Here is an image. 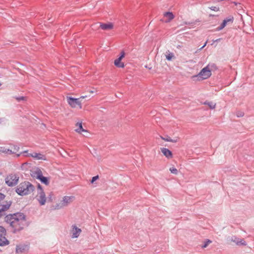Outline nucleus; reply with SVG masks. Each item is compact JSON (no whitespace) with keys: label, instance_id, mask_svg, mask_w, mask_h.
I'll return each mask as SVG.
<instances>
[{"label":"nucleus","instance_id":"nucleus-24","mask_svg":"<svg viewBox=\"0 0 254 254\" xmlns=\"http://www.w3.org/2000/svg\"><path fill=\"white\" fill-rule=\"evenodd\" d=\"M39 180H40V181L42 183L46 185H48L49 184V182L48 178L43 176Z\"/></svg>","mask_w":254,"mask_h":254},{"label":"nucleus","instance_id":"nucleus-26","mask_svg":"<svg viewBox=\"0 0 254 254\" xmlns=\"http://www.w3.org/2000/svg\"><path fill=\"white\" fill-rule=\"evenodd\" d=\"M170 172L174 174H178V170L175 167H171L170 168Z\"/></svg>","mask_w":254,"mask_h":254},{"label":"nucleus","instance_id":"nucleus-30","mask_svg":"<svg viewBox=\"0 0 254 254\" xmlns=\"http://www.w3.org/2000/svg\"><path fill=\"white\" fill-rule=\"evenodd\" d=\"M98 176H94L92 178L91 182L93 183L98 179Z\"/></svg>","mask_w":254,"mask_h":254},{"label":"nucleus","instance_id":"nucleus-27","mask_svg":"<svg viewBox=\"0 0 254 254\" xmlns=\"http://www.w3.org/2000/svg\"><path fill=\"white\" fill-rule=\"evenodd\" d=\"M210 8L212 10L215 11H218L219 10V7L218 6H212L211 7H210Z\"/></svg>","mask_w":254,"mask_h":254},{"label":"nucleus","instance_id":"nucleus-3","mask_svg":"<svg viewBox=\"0 0 254 254\" xmlns=\"http://www.w3.org/2000/svg\"><path fill=\"white\" fill-rule=\"evenodd\" d=\"M75 200V197L73 195L64 196L60 200L56 205L57 209H60L67 206Z\"/></svg>","mask_w":254,"mask_h":254},{"label":"nucleus","instance_id":"nucleus-17","mask_svg":"<svg viewBox=\"0 0 254 254\" xmlns=\"http://www.w3.org/2000/svg\"><path fill=\"white\" fill-rule=\"evenodd\" d=\"M231 241L235 243L237 245L246 246L247 245L246 242L243 239H239L236 237L232 238Z\"/></svg>","mask_w":254,"mask_h":254},{"label":"nucleus","instance_id":"nucleus-31","mask_svg":"<svg viewBox=\"0 0 254 254\" xmlns=\"http://www.w3.org/2000/svg\"><path fill=\"white\" fill-rule=\"evenodd\" d=\"M4 197L5 196L3 194L0 193V202L4 199Z\"/></svg>","mask_w":254,"mask_h":254},{"label":"nucleus","instance_id":"nucleus-35","mask_svg":"<svg viewBox=\"0 0 254 254\" xmlns=\"http://www.w3.org/2000/svg\"><path fill=\"white\" fill-rule=\"evenodd\" d=\"M206 44H207V42H206L205 43V44H203V46L200 48V49H202V48H203L206 45Z\"/></svg>","mask_w":254,"mask_h":254},{"label":"nucleus","instance_id":"nucleus-15","mask_svg":"<svg viewBox=\"0 0 254 254\" xmlns=\"http://www.w3.org/2000/svg\"><path fill=\"white\" fill-rule=\"evenodd\" d=\"M164 17L166 19L164 20H163V21H164L165 23H168L170 22L174 18V16L172 12H167L164 13Z\"/></svg>","mask_w":254,"mask_h":254},{"label":"nucleus","instance_id":"nucleus-7","mask_svg":"<svg viewBox=\"0 0 254 254\" xmlns=\"http://www.w3.org/2000/svg\"><path fill=\"white\" fill-rule=\"evenodd\" d=\"M19 180V177L16 174H10L5 178V183L10 187L16 185Z\"/></svg>","mask_w":254,"mask_h":254},{"label":"nucleus","instance_id":"nucleus-38","mask_svg":"<svg viewBox=\"0 0 254 254\" xmlns=\"http://www.w3.org/2000/svg\"><path fill=\"white\" fill-rule=\"evenodd\" d=\"M241 116H243V114L242 113L241 115H240Z\"/></svg>","mask_w":254,"mask_h":254},{"label":"nucleus","instance_id":"nucleus-8","mask_svg":"<svg viewBox=\"0 0 254 254\" xmlns=\"http://www.w3.org/2000/svg\"><path fill=\"white\" fill-rule=\"evenodd\" d=\"M6 231L5 229L0 226V246L7 245L8 241L5 238Z\"/></svg>","mask_w":254,"mask_h":254},{"label":"nucleus","instance_id":"nucleus-23","mask_svg":"<svg viewBox=\"0 0 254 254\" xmlns=\"http://www.w3.org/2000/svg\"><path fill=\"white\" fill-rule=\"evenodd\" d=\"M161 139H162L163 140H164L166 141L171 142H174V143L177 142L178 140L177 138H176L175 139H172L170 137H167V138H165L162 136H161Z\"/></svg>","mask_w":254,"mask_h":254},{"label":"nucleus","instance_id":"nucleus-6","mask_svg":"<svg viewBox=\"0 0 254 254\" xmlns=\"http://www.w3.org/2000/svg\"><path fill=\"white\" fill-rule=\"evenodd\" d=\"M36 198L40 205H43L45 204L47 198L45 192L40 185L38 187V193L36 195Z\"/></svg>","mask_w":254,"mask_h":254},{"label":"nucleus","instance_id":"nucleus-22","mask_svg":"<svg viewBox=\"0 0 254 254\" xmlns=\"http://www.w3.org/2000/svg\"><path fill=\"white\" fill-rule=\"evenodd\" d=\"M27 247L24 246H17L16 249V252L18 254H20L26 251Z\"/></svg>","mask_w":254,"mask_h":254},{"label":"nucleus","instance_id":"nucleus-21","mask_svg":"<svg viewBox=\"0 0 254 254\" xmlns=\"http://www.w3.org/2000/svg\"><path fill=\"white\" fill-rule=\"evenodd\" d=\"M165 57L166 59L168 61H171L175 58L174 54L173 53L170 52L169 51L166 52Z\"/></svg>","mask_w":254,"mask_h":254},{"label":"nucleus","instance_id":"nucleus-29","mask_svg":"<svg viewBox=\"0 0 254 254\" xmlns=\"http://www.w3.org/2000/svg\"><path fill=\"white\" fill-rule=\"evenodd\" d=\"M211 243V241H210V240H208V241H207L205 243V244H204L203 246H202V248H206V247L208 246V245L209 244Z\"/></svg>","mask_w":254,"mask_h":254},{"label":"nucleus","instance_id":"nucleus-34","mask_svg":"<svg viewBox=\"0 0 254 254\" xmlns=\"http://www.w3.org/2000/svg\"><path fill=\"white\" fill-rule=\"evenodd\" d=\"M23 99H24V97H21L20 98H17V100H18V101H19L20 100H23Z\"/></svg>","mask_w":254,"mask_h":254},{"label":"nucleus","instance_id":"nucleus-10","mask_svg":"<svg viewBox=\"0 0 254 254\" xmlns=\"http://www.w3.org/2000/svg\"><path fill=\"white\" fill-rule=\"evenodd\" d=\"M22 153L26 154L25 155V156L26 157H32L36 160H46V157L41 153H37L36 152H33V153H28L27 151H24Z\"/></svg>","mask_w":254,"mask_h":254},{"label":"nucleus","instance_id":"nucleus-2","mask_svg":"<svg viewBox=\"0 0 254 254\" xmlns=\"http://www.w3.org/2000/svg\"><path fill=\"white\" fill-rule=\"evenodd\" d=\"M34 187L29 182L20 183L17 187L16 191L20 195H27L34 190Z\"/></svg>","mask_w":254,"mask_h":254},{"label":"nucleus","instance_id":"nucleus-37","mask_svg":"<svg viewBox=\"0 0 254 254\" xmlns=\"http://www.w3.org/2000/svg\"><path fill=\"white\" fill-rule=\"evenodd\" d=\"M89 92L90 93H93L94 91H92V90H90V91H89Z\"/></svg>","mask_w":254,"mask_h":254},{"label":"nucleus","instance_id":"nucleus-36","mask_svg":"<svg viewBox=\"0 0 254 254\" xmlns=\"http://www.w3.org/2000/svg\"><path fill=\"white\" fill-rule=\"evenodd\" d=\"M206 44H207V42H206L205 43V44H203V46L200 48V49H202V48H203L206 45Z\"/></svg>","mask_w":254,"mask_h":254},{"label":"nucleus","instance_id":"nucleus-9","mask_svg":"<svg viewBox=\"0 0 254 254\" xmlns=\"http://www.w3.org/2000/svg\"><path fill=\"white\" fill-rule=\"evenodd\" d=\"M19 148V147L14 145H10L8 147H4L3 153L15 154L18 152Z\"/></svg>","mask_w":254,"mask_h":254},{"label":"nucleus","instance_id":"nucleus-39","mask_svg":"<svg viewBox=\"0 0 254 254\" xmlns=\"http://www.w3.org/2000/svg\"><path fill=\"white\" fill-rule=\"evenodd\" d=\"M1 83H0V86H1Z\"/></svg>","mask_w":254,"mask_h":254},{"label":"nucleus","instance_id":"nucleus-1","mask_svg":"<svg viewBox=\"0 0 254 254\" xmlns=\"http://www.w3.org/2000/svg\"><path fill=\"white\" fill-rule=\"evenodd\" d=\"M26 225L25 215L22 213H17L14 214L10 219V225L15 230H20L23 228Z\"/></svg>","mask_w":254,"mask_h":254},{"label":"nucleus","instance_id":"nucleus-14","mask_svg":"<svg viewBox=\"0 0 254 254\" xmlns=\"http://www.w3.org/2000/svg\"><path fill=\"white\" fill-rule=\"evenodd\" d=\"M75 131L80 134H81L82 132H86L87 131L86 129H84L82 127V122H77L75 124Z\"/></svg>","mask_w":254,"mask_h":254},{"label":"nucleus","instance_id":"nucleus-25","mask_svg":"<svg viewBox=\"0 0 254 254\" xmlns=\"http://www.w3.org/2000/svg\"><path fill=\"white\" fill-rule=\"evenodd\" d=\"M227 23L226 21L224 20L221 25L217 28V30L220 31L223 29L226 26Z\"/></svg>","mask_w":254,"mask_h":254},{"label":"nucleus","instance_id":"nucleus-32","mask_svg":"<svg viewBox=\"0 0 254 254\" xmlns=\"http://www.w3.org/2000/svg\"><path fill=\"white\" fill-rule=\"evenodd\" d=\"M87 97V96H82L81 97H80L79 98H78L79 99H80V100L81 101V100Z\"/></svg>","mask_w":254,"mask_h":254},{"label":"nucleus","instance_id":"nucleus-13","mask_svg":"<svg viewBox=\"0 0 254 254\" xmlns=\"http://www.w3.org/2000/svg\"><path fill=\"white\" fill-rule=\"evenodd\" d=\"M11 203L6 201L0 202V212L7 210L10 207Z\"/></svg>","mask_w":254,"mask_h":254},{"label":"nucleus","instance_id":"nucleus-20","mask_svg":"<svg viewBox=\"0 0 254 254\" xmlns=\"http://www.w3.org/2000/svg\"><path fill=\"white\" fill-rule=\"evenodd\" d=\"M203 105H207L209 109H214L216 107V104L213 102L211 101H205L202 103Z\"/></svg>","mask_w":254,"mask_h":254},{"label":"nucleus","instance_id":"nucleus-4","mask_svg":"<svg viewBox=\"0 0 254 254\" xmlns=\"http://www.w3.org/2000/svg\"><path fill=\"white\" fill-rule=\"evenodd\" d=\"M66 100L67 103L72 108L79 109L82 108V104L80 99L67 96Z\"/></svg>","mask_w":254,"mask_h":254},{"label":"nucleus","instance_id":"nucleus-19","mask_svg":"<svg viewBox=\"0 0 254 254\" xmlns=\"http://www.w3.org/2000/svg\"><path fill=\"white\" fill-rule=\"evenodd\" d=\"M100 27L103 30H110L113 28V25L112 23H103L100 24Z\"/></svg>","mask_w":254,"mask_h":254},{"label":"nucleus","instance_id":"nucleus-18","mask_svg":"<svg viewBox=\"0 0 254 254\" xmlns=\"http://www.w3.org/2000/svg\"><path fill=\"white\" fill-rule=\"evenodd\" d=\"M31 175L38 179H39L42 176V172L39 169H36L32 172Z\"/></svg>","mask_w":254,"mask_h":254},{"label":"nucleus","instance_id":"nucleus-33","mask_svg":"<svg viewBox=\"0 0 254 254\" xmlns=\"http://www.w3.org/2000/svg\"><path fill=\"white\" fill-rule=\"evenodd\" d=\"M4 147L0 146V153H3Z\"/></svg>","mask_w":254,"mask_h":254},{"label":"nucleus","instance_id":"nucleus-16","mask_svg":"<svg viewBox=\"0 0 254 254\" xmlns=\"http://www.w3.org/2000/svg\"><path fill=\"white\" fill-rule=\"evenodd\" d=\"M161 152L168 159H172L173 158L172 152L166 148H161Z\"/></svg>","mask_w":254,"mask_h":254},{"label":"nucleus","instance_id":"nucleus-28","mask_svg":"<svg viewBox=\"0 0 254 254\" xmlns=\"http://www.w3.org/2000/svg\"><path fill=\"white\" fill-rule=\"evenodd\" d=\"M233 19H234L233 17H229L228 18L225 19V21H226L227 23L232 22L233 21Z\"/></svg>","mask_w":254,"mask_h":254},{"label":"nucleus","instance_id":"nucleus-12","mask_svg":"<svg viewBox=\"0 0 254 254\" xmlns=\"http://www.w3.org/2000/svg\"><path fill=\"white\" fill-rule=\"evenodd\" d=\"M81 232V230L74 225L72 226L70 230V234L72 238H77L80 235Z\"/></svg>","mask_w":254,"mask_h":254},{"label":"nucleus","instance_id":"nucleus-5","mask_svg":"<svg viewBox=\"0 0 254 254\" xmlns=\"http://www.w3.org/2000/svg\"><path fill=\"white\" fill-rule=\"evenodd\" d=\"M211 75V69L209 64H208L206 67L203 68L197 76L200 78L201 79H206Z\"/></svg>","mask_w":254,"mask_h":254},{"label":"nucleus","instance_id":"nucleus-11","mask_svg":"<svg viewBox=\"0 0 254 254\" xmlns=\"http://www.w3.org/2000/svg\"><path fill=\"white\" fill-rule=\"evenodd\" d=\"M125 53L124 51L121 52L119 57L114 61V64L118 67L123 68L125 66L124 64L121 62L122 60L125 57Z\"/></svg>","mask_w":254,"mask_h":254}]
</instances>
